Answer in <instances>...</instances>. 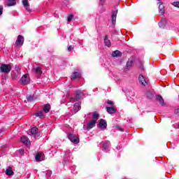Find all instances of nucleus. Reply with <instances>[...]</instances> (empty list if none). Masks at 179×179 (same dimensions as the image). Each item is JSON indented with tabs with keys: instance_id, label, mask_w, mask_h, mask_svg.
Returning <instances> with one entry per match:
<instances>
[{
	"instance_id": "f257e3e1",
	"label": "nucleus",
	"mask_w": 179,
	"mask_h": 179,
	"mask_svg": "<svg viewBox=\"0 0 179 179\" xmlns=\"http://www.w3.org/2000/svg\"><path fill=\"white\" fill-rule=\"evenodd\" d=\"M12 71V66L10 64H1L0 66L1 73H9Z\"/></svg>"
},
{
	"instance_id": "f03ea898",
	"label": "nucleus",
	"mask_w": 179,
	"mask_h": 179,
	"mask_svg": "<svg viewBox=\"0 0 179 179\" xmlns=\"http://www.w3.org/2000/svg\"><path fill=\"white\" fill-rule=\"evenodd\" d=\"M24 43V38L22 35H19L14 44L15 47H22Z\"/></svg>"
},
{
	"instance_id": "7ed1b4c3",
	"label": "nucleus",
	"mask_w": 179,
	"mask_h": 179,
	"mask_svg": "<svg viewBox=\"0 0 179 179\" xmlns=\"http://www.w3.org/2000/svg\"><path fill=\"white\" fill-rule=\"evenodd\" d=\"M68 138L71 142L76 145H78V143L80 142L79 138H78V136H76L75 134H69Z\"/></svg>"
},
{
	"instance_id": "20e7f679",
	"label": "nucleus",
	"mask_w": 179,
	"mask_h": 179,
	"mask_svg": "<svg viewBox=\"0 0 179 179\" xmlns=\"http://www.w3.org/2000/svg\"><path fill=\"white\" fill-rule=\"evenodd\" d=\"M20 82L23 85H29V83H30V77L29 76V74H24L21 78Z\"/></svg>"
},
{
	"instance_id": "39448f33",
	"label": "nucleus",
	"mask_w": 179,
	"mask_h": 179,
	"mask_svg": "<svg viewBox=\"0 0 179 179\" xmlns=\"http://www.w3.org/2000/svg\"><path fill=\"white\" fill-rule=\"evenodd\" d=\"M138 81L139 83L142 85V86H148V81H146V78H145V76H143V75L140 74L138 76Z\"/></svg>"
},
{
	"instance_id": "423d86ee",
	"label": "nucleus",
	"mask_w": 179,
	"mask_h": 179,
	"mask_svg": "<svg viewBox=\"0 0 179 179\" xmlns=\"http://www.w3.org/2000/svg\"><path fill=\"white\" fill-rule=\"evenodd\" d=\"M157 101L159 102V103L162 106L164 107L166 106V102H164V99H163V96L160 94L155 95Z\"/></svg>"
},
{
	"instance_id": "0eeeda50",
	"label": "nucleus",
	"mask_w": 179,
	"mask_h": 179,
	"mask_svg": "<svg viewBox=\"0 0 179 179\" xmlns=\"http://www.w3.org/2000/svg\"><path fill=\"white\" fill-rule=\"evenodd\" d=\"M96 124H97L96 120H91L90 122L87 124V131H90L92 128H94L96 127Z\"/></svg>"
},
{
	"instance_id": "6e6552de",
	"label": "nucleus",
	"mask_w": 179,
	"mask_h": 179,
	"mask_svg": "<svg viewBox=\"0 0 179 179\" xmlns=\"http://www.w3.org/2000/svg\"><path fill=\"white\" fill-rule=\"evenodd\" d=\"M99 128H102V129H107V121L104 119H101L99 120Z\"/></svg>"
},
{
	"instance_id": "1a4fd4ad",
	"label": "nucleus",
	"mask_w": 179,
	"mask_h": 179,
	"mask_svg": "<svg viewBox=\"0 0 179 179\" xmlns=\"http://www.w3.org/2000/svg\"><path fill=\"white\" fill-rule=\"evenodd\" d=\"M22 5L26 9L27 12H31V8H30V4H29V1H22Z\"/></svg>"
},
{
	"instance_id": "9d476101",
	"label": "nucleus",
	"mask_w": 179,
	"mask_h": 179,
	"mask_svg": "<svg viewBox=\"0 0 179 179\" xmlns=\"http://www.w3.org/2000/svg\"><path fill=\"white\" fill-rule=\"evenodd\" d=\"M106 109L107 113H108V114H115V113H117V108H115V107L114 106H112V107L106 106Z\"/></svg>"
},
{
	"instance_id": "9b49d317",
	"label": "nucleus",
	"mask_w": 179,
	"mask_h": 179,
	"mask_svg": "<svg viewBox=\"0 0 179 179\" xmlns=\"http://www.w3.org/2000/svg\"><path fill=\"white\" fill-rule=\"evenodd\" d=\"M118 13V10H115L112 13V24L115 26V22L117 20V14Z\"/></svg>"
},
{
	"instance_id": "f8f14e48",
	"label": "nucleus",
	"mask_w": 179,
	"mask_h": 179,
	"mask_svg": "<svg viewBox=\"0 0 179 179\" xmlns=\"http://www.w3.org/2000/svg\"><path fill=\"white\" fill-rule=\"evenodd\" d=\"M158 4L159 13H161L162 15H164V5H163V2L159 1Z\"/></svg>"
},
{
	"instance_id": "ddd939ff",
	"label": "nucleus",
	"mask_w": 179,
	"mask_h": 179,
	"mask_svg": "<svg viewBox=\"0 0 179 179\" xmlns=\"http://www.w3.org/2000/svg\"><path fill=\"white\" fill-rule=\"evenodd\" d=\"M51 110V105L50 103L45 104L43 106V111L45 113H50V110Z\"/></svg>"
},
{
	"instance_id": "4468645a",
	"label": "nucleus",
	"mask_w": 179,
	"mask_h": 179,
	"mask_svg": "<svg viewBox=\"0 0 179 179\" xmlns=\"http://www.w3.org/2000/svg\"><path fill=\"white\" fill-rule=\"evenodd\" d=\"M104 43L107 47L111 46V41L108 39V35H106L104 38Z\"/></svg>"
},
{
	"instance_id": "2eb2a0df",
	"label": "nucleus",
	"mask_w": 179,
	"mask_h": 179,
	"mask_svg": "<svg viewBox=\"0 0 179 179\" xmlns=\"http://www.w3.org/2000/svg\"><path fill=\"white\" fill-rule=\"evenodd\" d=\"M154 96H155V94H153V92H152V91L148 90L147 92V94H146L147 99H148L149 100H152V99H153Z\"/></svg>"
},
{
	"instance_id": "dca6fc26",
	"label": "nucleus",
	"mask_w": 179,
	"mask_h": 179,
	"mask_svg": "<svg viewBox=\"0 0 179 179\" xmlns=\"http://www.w3.org/2000/svg\"><path fill=\"white\" fill-rule=\"evenodd\" d=\"M11 78L13 80H17L19 79V73L12 72L11 73Z\"/></svg>"
},
{
	"instance_id": "f3484780",
	"label": "nucleus",
	"mask_w": 179,
	"mask_h": 179,
	"mask_svg": "<svg viewBox=\"0 0 179 179\" xmlns=\"http://www.w3.org/2000/svg\"><path fill=\"white\" fill-rule=\"evenodd\" d=\"M78 78H80V73L78 71H75L71 75V80L76 79Z\"/></svg>"
},
{
	"instance_id": "a211bd4d",
	"label": "nucleus",
	"mask_w": 179,
	"mask_h": 179,
	"mask_svg": "<svg viewBox=\"0 0 179 179\" xmlns=\"http://www.w3.org/2000/svg\"><path fill=\"white\" fill-rule=\"evenodd\" d=\"M21 142L22 143H25L26 145H27L28 143H29V138H27V136H22V137H21Z\"/></svg>"
},
{
	"instance_id": "6ab92c4d",
	"label": "nucleus",
	"mask_w": 179,
	"mask_h": 179,
	"mask_svg": "<svg viewBox=\"0 0 179 179\" xmlns=\"http://www.w3.org/2000/svg\"><path fill=\"white\" fill-rule=\"evenodd\" d=\"M121 55H122V53L119 50H115L112 52V57H121Z\"/></svg>"
},
{
	"instance_id": "aec40b11",
	"label": "nucleus",
	"mask_w": 179,
	"mask_h": 179,
	"mask_svg": "<svg viewBox=\"0 0 179 179\" xmlns=\"http://www.w3.org/2000/svg\"><path fill=\"white\" fill-rule=\"evenodd\" d=\"M110 146V141H106L105 142H103L102 148L104 149V150H107V149H108Z\"/></svg>"
},
{
	"instance_id": "412c9836",
	"label": "nucleus",
	"mask_w": 179,
	"mask_h": 179,
	"mask_svg": "<svg viewBox=\"0 0 179 179\" xmlns=\"http://www.w3.org/2000/svg\"><path fill=\"white\" fill-rule=\"evenodd\" d=\"M6 6L10 7V6H15L16 5V1H8L6 3Z\"/></svg>"
},
{
	"instance_id": "4be33fe9",
	"label": "nucleus",
	"mask_w": 179,
	"mask_h": 179,
	"mask_svg": "<svg viewBox=\"0 0 179 179\" xmlns=\"http://www.w3.org/2000/svg\"><path fill=\"white\" fill-rule=\"evenodd\" d=\"M34 72L35 73H37L38 75H41L43 73V71H41V67H36V69H33Z\"/></svg>"
},
{
	"instance_id": "5701e85b",
	"label": "nucleus",
	"mask_w": 179,
	"mask_h": 179,
	"mask_svg": "<svg viewBox=\"0 0 179 179\" xmlns=\"http://www.w3.org/2000/svg\"><path fill=\"white\" fill-rule=\"evenodd\" d=\"M6 176H13V171H12V168L8 167V169L6 170Z\"/></svg>"
},
{
	"instance_id": "b1692460",
	"label": "nucleus",
	"mask_w": 179,
	"mask_h": 179,
	"mask_svg": "<svg viewBox=\"0 0 179 179\" xmlns=\"http://www.w3.org/2000/svg\"><path fill=\"white\" fill-rule=\"evenodd\" d=\"M38 128L37 127H32L31 129V131H30V133H31V135H35V134L38 133Z\"/></svg>"
},
{
	"instance_id": "393cba45",
	"label": "nucleus",
	"mask_w": 179,
	"mask_h": 179,
	"mask_svg": "<svg viewBox=\"0 0 179 179\" xmlns=\"http://www.w3.org/2000/svg\"><path fill=\"white\" fill-rule=\"evenodd\" d=\"M80 94H82L80 90L76 91V97L74 98V100H79L80 99Z\"/></svg>"
},
{
	"instance_id": "a878e982",
	"label": "nucleus",
	"mask_w": 179,
	"mask_h": 179,
	"mask_svg": "<svg viewBox=\"0 0 179 179\" xmlns=\"http://www.w3.org/2000/svg\"><path fill=\"white\" fill-rule=\"evenodd\" d=\"M92 117L94 118V121L97 122V120H99V113H97L96 112L92 113Z\"/></svg>"
},
{
	"instance_id": "bb28decb",
	"label": "nucleus",
	"mask_w": 179,
	"mask_h": 179,
	"mask_svg": "<svg viewBox=\"0 0 179 179\" xmlns=\"http://www.w3.org/2000/svg\"><path fill=\"white\" fill-rule=\"evenodd\" d=\"M35 117H44V113H43V111H38L34 114Z\"/></svg>"
},
{
	"instance_id": "cd10ccee",
	"label": "nucleus",
	"mask_w": 179,
	"mask_h": 179,
	"mask_svg": "<svg viewBox=\"0 0 179 179\" xmlns=\"http://www.w3.org/2000/svg\"><path fill=\"white\" fill-rule=\"evenodd\" d=\"M41 159V153H37L35 156V160L36 162H40V159Z\"/></svg>"
},
{
	"instance_id": "c85d7f7f",
	"label": "nucleus",
	"mask_w": 179,
	"mask_h": 179,
	"mask_svg": "<svg viewBox=\"0 0 179 179\" xmlns=\"http://www.w3.org/2000/svg\"><path fill=\"white\" fill-rule=\"evenodd\" d=\"M80 108V104L79 103L74 104V110H76V111H79Z\"/></svg>"
},
{
	"instance_id": "c756f323",
	"label": "nucleus",
	"mask_w": 179,
	"mask_h": 179,
	"mask_svg": "<svg viewBox=\"0 0 179 179\" xmlns=\"http://www.w3.org/2000/svg\"><path fill=\"white\" fill-rule=\"evenodd\" d=\"M34 139H40V138H41V133L38 131L36 134H34Z\"/></svg>"
},
{
	"instance_id": "7c9ffc66",
	"label": "nucleus",
	"mask_w": 179,
	"mask_h": 179,
	"mask_svg": "<svg viewBox=\"0 0 179 179\" xmlns=\"http://www.w3.org/2000/svg\"><path fill=\"white\" fill-rule=\"evenodd\" d=\"M73 19V14H69V16L67 17V21L71 22Z\"/></svg>"
},
{
	"instance_id": "2f4dec72",
	"label": "nucleus",
	"mask_w": 179,
	"mask_h": 179,
	"mask_svg": "<svg viewBox=\"0 0 179 179\" xmlns=\"http://www.w3.org/2000/svg\"><path fill=\"white\" fill-rule=\"evenodd\" d=\"M34 101V97H33V96L29 95L27 98V101L29 102H31Z\"/></svg>"
},
{
	"instance_id": "473e14b6",
	"label": "nucleus",
	"mask_w": 179,
	"mask_h": 179,
	"mask_svg": "<svg viewBox=\"0 0 179 179\" xmlns=\"http://www.w3.org/2000/svg\"><path fill=\"white\" fill-rule=\"evenodd\" d=\"M172 5L175 6V8H179V1H174Z\"/></svg>"
},
{
	"instance_id": "72a5a7b5",
	"label": "nucleus",
	"mask_w": 179,
	"mask_h": 179,
	"mask_svg": "<svg viewBox=\"0 0 179 179\" xmlns=\"http://www.w3.org/2000/svg\"><path fill=\"white\" fill-rule=\"evenodd\" d=\"M115 128H117V129H118V131H120V132H124V129L120 126L116 125Z\"/></svg>"
},
{
	"instance_id": "f704fd0d",
	"label": "nucleus",
	"mask_w": 179,
	"mask_h": 179,
	"mask_svg": "<svg viewBox=\"0 0 179 179\" xmlns=\"http://www.w3.org/2000/svg\"><path fill=\"white\" fill-rule=\"evenodd\" d=\"M15 70L16 71L15 73H20V68H19V66H15Z\"/></svg>"
},
{
	"instance_id": "c9c22d12",
	"label": "nucleus",
	"mask_w": 179,
	"mask_h": 179,
	"mask_svg": "<svg viewBox=\"0 0 179 179\" xmlns=\"http://www.w3.org/2000/svg\"><path fill=\"white\" fill-rule=\"evenodd\" d=\"M127 67L132 66V61H128L127 62Z\"/></svg>"
},
{
	"instance_id": "e433bc0d",
	"label": "nucleus",
	"mask_w": 179,
	"mask_h": 179,
	"mask_svg": "<svg viewBox=\"0 0 179 179\" xmlns=\"http://www.w3.org/2000/svg\"><path fill=\"white\" fill-rule=\"evenodd\" d=\"M3 13V6H0V16Z\"/></svg>"
},
{
	"instance_id": "4c0bfd02",
	"label": "nucleus",
	"mask_w": 179,
	"mask_h": 179,
	"mask_svg": "<svg viewBox=\"0 0 179 179\" xmlns=\"http://www.w3.org/2000/svg\"><path fill=\"white\" fill-rule=\"evenodd\" d=\"M107 104H110V106H114V102L113 101L108 100Z\"/></svg>"
},
{
	"instance_id": "58836bf2",
	"label": "nucleus",
	"mask_w": 179,
	"mask_h": 179,
	"mask_svg": "<svg viewBox=\"0 0 179 179\" xmlns=\"http://www.w3.org/2000/svg\"><path fill=\"white\" fill-rule=\"evenodd\" d=\"M69 52H71V51H72V50H73V47H72V45H69L67 48Z\"/></svg>"
},
{
	"instance_id": "ea45409f",
	"label": "nucleus",
	"mask_w": 179,
	"mask_h": 179,
	"mask_svg": "<svg viewBox=\"0 0 179 179\" xmlns=\"http://www.w3.org/2000/svg\"><path fill=\"white\" fill-rule=\"evenodd\" d=\"M159 27L161 29H164V24H163V22H159Z\"/></svg>"
},
{
	"instance_id": "a19ab883",
	"label": "nucleus",
	"mask_w": 179,
	"mask_h": 179,
	"mask_svg": "<svg viewBox=\"0 0 179 179\" xmlns=\"http://www.w3.org/2000/svg\"><path fill=\"white\" fill-rule=\"evenodd\" d=\"M157 1H160V0H157Z\"/></svg>"
}]
</instances>
